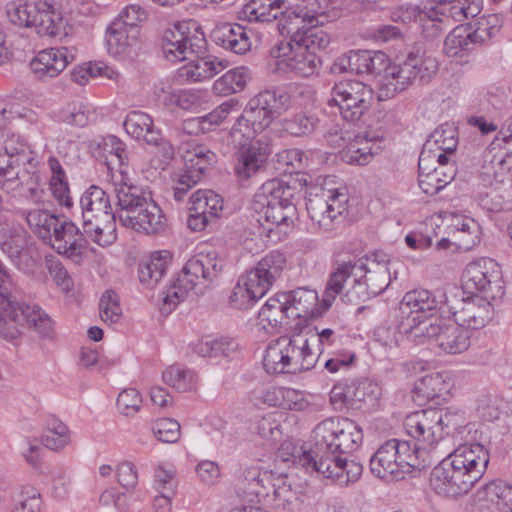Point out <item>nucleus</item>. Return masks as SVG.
Returning <instances> with one entry per match:
<instances>
[{
	"mask_svg": "<svg viewBox=\"0 0 512 512\" xmlns=\"http://www.w3.org/2000/svg\"><path fill=\"white\" fill-rule=\"evenodd\" d=\"M139 27L126 28L121 22L113 21L106 31L108 51L112 55H129L139 44Z\"/></svg>",
	"mask_w": 512,
	"mask_h": 512,
	"instance_id": "obj_31",
	"label": "nucleus"
},
{
	"mask_svg": "<svg viewBox=\"0 0 512 512\" xmlns=\"http://www.w3.org/2000/svg\"><path fill=\"white\" fill-rule=\"evenodd\" d=\"M365 269L363 262H351L343 263L340 265L335 272H333L328 280L324 295H323V309L328 310L332 305V301L343 289V284L353 276L354 283L359 287L361 286L360 279H358L359 273H362Z\"/></svg>",
	"mask_w": 512,
	"mask_h": 512,
	"instance_id": "obj_32",
	"label": "nucleus"
},
{
	"mask_svg": "<svg viewBox=\"0 0 512 512\" xmlns=\"http://www.w3.org/2000/svg\"><path fill=\"white\" fill-rule=\"evenodd\" d=\"M348 197L338 189L321 190L310 195L306 209L312 222L324 231H331L343 221V213L347 210Z\"/></svg>",
	"mask_w": 512,
	"mask_h": 512,
	"instance_id": "obj_17",
	"label": "nucleus"
},
{
	"mask_svg": "<svg viewBox=\"0 0 512 512\" xmlns=\"http://www.w3.org/2000/svg\"><path fill=\"white\" fill-rule=\"evenodd\" d=\"M474 48L469 29L465 25L455 27L444 41V53L448 57L460 56L463 52L471 51Z\"/></svg>",
	"mask_w": 512,
	"mask_h": 512,
	"instance_id": "obj_53",
	"label": "nucleus"
},
{
	"mask_svg": "<svg viewBox=\"0 0 512 512\" xmlns=\"http://www.w3.org/2000/svg\"><path fill=\"white\" fill-rule=\"evenodd\" d=\"M104 163L111 175L118 200L117 217L125 227L148 235L165 229L166 218L150 193L133 185L128 175V153L124 144L115 136L103 139L100 145Z\"/></svg>",
	"mask_w": 512,
	"mask_h": 512,
	"instance_id": "obj_1",
	"label": "nucleus"
},
{
	"mask_svg": "<svg viewBox=\"0 0 512 512\" xmlns=\"http://www.w3.org/2000/svg\"><path fill=\"white\" fill-rule=\"evenodd\" d=\"M41 442L52 451L64 449L70 443L68 427L60 421L53 422L42 435Z\"/></svg>",
	"mask_w": 512,
	"mask_h": 512,
	"instance_id": "obj_60",
	"label": "nucleus"
},
{
	"mask_svg": "<svg viewBox=\"0 0 512 512\" xmlns=\"http://www.w3.org/2000/svg\"><path fill=\"white\" fill-rule=\"evenodd\" d=\"M287 296L288 317L317 319L322 316L323 301L318 303V294L315 290L298 288L291 292H284Z\"/></svg>",
	"mask_w": 512,
	"mask_h": 512,
	"instance_id": "obj_26",
	"label": "nucleus"
},
{
	"mask_svg": "<svg viewBox=\"0 0 512 512\" xmlns=\"http://www.w3.org/2000/svg\"><path fill=\"white\" fill-rule=\"evenodd\" d=\"M9 21L19 27H34L42 37L62 41L69 32L61 12L45 0H19L7 8Z\"/></svg>",
	"mask_w": 512,
	"mask_h": 512,
	"instance_id": "obj_9",
	"label": "nucleus"
},
{
	"mask_svg": "<svg viewBox=\"0 0 512 512\" xmlns=\"http://www.w3.org/2000/svg\"><path fill=\"white\" fill-rule=\"evenodd\" d=\"M301 193L280 179L265 182L255 195L258 205V222L268 232L274 228L286 233L297 219V203Z\"/></svg>",
	"mask_w": 512,
	"mask_h": 512,
	"instance_id": "obj_4",
	"label": "nucleus"
},
{
	"mask_svg": "<svg viewBox=\"0 0 512 512\" xmlns=\"http://www.w3.org/2000/svg\"><path fill=\"white\" fill-rule=\"evenodd\" d=\"M421 450H412L409 441L390 439L381 445L370 459V470L386 481H398L412 470H422L432 461L421 459Z\"/></svg>",
	"mask_w": 512,
	"mask_h": 512,
	"instance_id": "obj_7",
	"label": "nucleus"
},
{
	"mask_svg": "<svg viewBox=\"0 0 512 512\" xmlns=\"http://www.w3.org/2000/svg\"><path fill=\"white\" fill-rule=\"evenodd\" d=\"M285 354L284 342L281 341L280 337L271 342L266 348L263 359L266 372L270 374H292V366L286 361L287 356Z\"/></svg>",
	"mask_w": 512,
	"mask_h": 512,
	"instance_id": "obj_48",
	"label": "nucleus"
},
{
	"mask_svg": "<svg viewBox=\"0 0 512 512\" xmlns=\"http://www.w3.org/2000/svg\"><path fill=\"white\" fill-rule=\"evenodd\" d=\"M413 69L414 66H411V62H408L407 59L400 64H391L388 60L387 69L381 79L382 86L386 91L385 95L402 92L412 85L416 81Z\"/></svg>",
	"mask_w": 512,
	"mask_h": 512,
	"instance_id": "obj_33",
	"label": "nucleus"
},
{
	"mask_svg": "<svg viewBox=\"0 0 512 512\" xmlns=\"http://www.w3.org/2000/svg\"><path fill=\"white\" fill-rule=\"evenodd\" d=\"M40 492L32 486H23L12 496L11 512H41Z\"/></svg>",
	"mask_w": 512,
	"mask_h": 512,
	"instance_id": "obj_54",
	"label": "nucleus"
},
{
	"mask_svg": "<svg viewBox=\"0 0 512 512\" xmlns=\"http://www.w3.org/2000/svg\"><path fill=\"white\" fill-rule=\"evenodd\" d=\"M74 60V55L68 48H49L40 51L30 62L34 76L46 81L58 76L67 65Z\"/></svg>",
	"mask_w": 512,
	"mask_h": 512,
	"instance_id": "obj_22",
	"label": "nucleus"
},
{
	"mask_svg": "<svg viewBox=\"0 0 512 512\" xmlns=\"http://www.w3.org/2000/svg\"><path fill=\"white\" fill-rule=\"evenodd\" d=\"M331 8L326 10L319 1L308 0L300 4L302 16L309 26H322L325 23L334 21L340 16L341 4L329 2Z\"/></svg>",
	"mask_w": 512,
	"mask_h": 512,
	"instance_id": "obj_42",
	"label": "nucleus"
},
{
	"mask_svg": "<svg viewBox=\"0 0 512 512\" xmlns=\"http://www.w3.org/2000/svg\"><path fill=\"white\" fill-rule=\"evenodd\" d=\"M463 288L471 294L480 292L490 300L504 295V282L500 266L490 258L470 262L462 276Z\"/></svg>",
	"mask_w": 512,
	"mask_h": 512,
	"instance_id": "obj_15",
	"label": "nucleus"
},
{
	"mask_svg": "<svg viewBox=\"0 0 512 512\" xmlns=\"http://www.w3.org/2000/svg\"><path fill=\"white\" fill-rule=\"evenodd\" d=\"M388 60V56L382 51H350L346 56L345 70L358 75L382 77L387 69Z\"/></svg>",
	"mask_w": 512,
	"mask_h": 512,
	"instance_id": "obj_27",
	"label": "nucleus"
},
{
	"mask_svg": "<svg viewBox=\"0 0 512 512\" xmlns=\"http://www.w3.org/2000/svg\"><path fill=\"white\" fill-rule=\"evenodd\" d=\"M441 6L431 9L427 16L433 23L435 33L439 32V26L434 22H443L453 19L461 22L468 18L476 17L481 11V0H435Z\"/></svg>",
	"mask_w": 512,
	"mask_h": 512,
	"instance_id": "obj_23",
	"label": "nucleus"
},
{
	"mask_svg": "<svg viewBox=\"0 0 512 512\" xmlns=\"http://www.w3.org/2000/svg\"><path fill=\"white\" fill-rule=\"evenodd\" d=\"M461 418L459 413H451L445 408H427L410 413L405 418L404 427L407 434L418 442L414 443L412 450H421V459L431 461V453L440 458L445 453L439 448L445 429L456 430L460 427Z\"/></svg>",
	"mask_w": 512,
	"mask_h": 512,
	"instance_id": "obj_3",
	"label": "nucleus"
},
{
	"mask_svg": "<svg viewBox=\"0 0 512 512\" xmlns=\"http://www.w3.org/2000/svg\"><path fill=\"white\" fill-rule=\"evenodd\" d=\"M436 152L454 153L458 145L457 130L451 125H441L428 140Z\"/></svg>",
	"mask_w": 512,
	"mask_h": 512,
	"instance_id": "obj_61",
	"label": "nucleus"
},
{
	"mask_svg": "<svg viewBox=\"0 0 512 512\" xmlns=\"http://www.w3.org/2000/svg\"><path fill=\"white\" fill-rule=\"evenodd\" d=\"M484 498L493 507L490 512H512V487L492 481L484 488Z\"/></svg>",
	"mask_w": 512,
	"mask_h": 512,
	"instance_id": "obj_49",
	"label": "nucleus"
},
{
	"mask_svg": "<svg viewBox=\"0 0 512 512\" xmlns=\"http://www.w3.org/2000/svg\"><path fill=\"white\" fill-rule=\"evenodd\" d=\"M228 145L233 146L234 173L238 180L245 181L254 177L263 169L269 155L272 152L269 142L262 139L240 138L234 141L231 133L226 134Z\"/></svg>",
	"mask_w": 512,
	"mask_h": 512,
	"instance_id": "obj_16",
	"label": "nucleus"
},
{
	"mask_svg": "<svg viewBox=\"0 0 512 512\" xmlns=\"http://www.w3.org/2000/svg\"><path fill=\"white\" fill-rule=\"evenodd\" d=\"M454 320L462 327L480 329L484 327L493 316V306L485 297H472L463 299L462 306L452 312Z\"/></svg>",
	"mask_w": 512,
	"mask_h": 512,
	"instance_id": "obj_24",
	"label": "nucleus"
},
{
	"mask_svg": "<svg viewBox=\"0 0 512 512\" xmlns=\"http://www.w3.org/2000/svg\"><path fill=\"white\" fill-rule=\"evenodd\" d=\"M20 215L25 218L29 227L41 239H52V233L58 225L59 218L46 210L35 209L31 211L21 210Z\"/></svg>",
	"mask_w": 512,
	"mask_h": 512,
	"instance_id": "obj_44",
	"label": "nucleus"
},
{
	"mask_svg": "<svg viewBox=\"0 0 512 512\" xmlns=\"http://www.w3.org/2000/svg\"><path fill=\"white\" fill-rule=\"evenodd\" d=\"M100 317L108 324L117 323L122 316V308L119 297L113 290L105 291L99 301Z\"/></svg>",
	"mask_w": 512,
	"mask_h": 512,
	"instance_id": "obj_62",
	"label": "nucleus"
},
{
	"mask_svg": "<svg viewBox=\"0 0 512 512\" xmlns=\"http://www.w3.org/2000/svg\"><path fill=\"white\" fill-rule=\"evenodd\" d=\"M285 264V256L277 251L262 258L255 268L239 278L229 297L230 306L238 310L248 309L268 292Z\"/></svg>",
	"mask_w": 512,
	"mask_h": 512,
	"instance_id": "obj_8",
	"label": "nucleus"
},
{
	"mask_svg": "<svg viewBox=\"0 0 512 512\" xmlns=\"http://www.w3.org/2000/svg\"><path fill=\"white\" fill-rule=\"evenodd\" d=\"M458 231H453V243L456 249L469 251L480 242L481 227L474 219H465Z\"/></svg>",
	"mask_w": 512,
	"mask_h": 512,
	"instance_id": "obj_55",
	"label": "nucleus"
},
{
	"mask_svg": "<svg viewBox=\"0 0 512 512\" xmlns=\"http://www.w3.org/2000/svg\"><path fill=\"white\" fill-rule=\"evenodd\" d=\"M193 60L189 59L190 63L180 69V76L192 82H199L210 79L222 72L226 68L227 62L219 60L217 57L207 55L205 57H198Z\"/></svg>",
	"mask_w": 512,
	"mask_h": 512,
	"instance_id": "obj_36",
	"label": "nucleus"
},
{
	"mask_svg": "<svg viewBox=\"0 0 512 512\" xmlns=\"http://www.w3.org/2000/svg\"><path fill=\"white\" fill-rule=\"evenodd\" d=\"M171 259V253L167 250L153 252L147 260L139 265L140 282L150 288L157 285L166 274Z\"/></svg>",
	"mask_w": 512,
	"mask_h": 512,
	"instance_id": "obj_38",
	"label": "nucleus"
},
{
	"mask_svg": "<svg viewBox=\"0 0 512 512\" xmlns=\"http://www.w3.org/2000/svg\"><path fill=\"white\" fill-rule=\"evenodd\" d=\"M449 384L441 373H432L422 377L414 387V392L418 398L434 400L447 394Z\"/></svg>",
	"mask_w": 512,
	"mask_h": 512,
	"instance_id": "obj_50",
	"label": "nucleus"
},
{
	"mask_svg": "<svg viewBox=\"0 0 512 512\" xmlns=\"http://www.w3.org/2000/svg\"><path fill=\"white\" fill-rule=\"evenodd\" d=\"M282 5L283 0H250L242 14L249 22L269 23L280 17Z\"/></svg>",
	"mask_w": 512,
	"mask_h": 512,
	"instance_id": "obj_41",
	"label": "nucleus"
},
{
	"mask_svg": "<svg viewBox=\"0 0 512 512\" xmlns=\"http://www.w3.org/2000/svg\"><path fill=\"white\" fill-rule=\"evenodd\" d=\"M371 386L368 382L337 384L330 392V401L337 410L358 408L365 401L366 390Z\"/></svg>",
	"mask_w": 512,
	"mask_h": 512,
	"instance_id": "obj_37",
	"label": "nucleus"
},
{
	"mask_svg": "<svg viewBox=\"0 0 512 512\" xmlns=\"http://www.w3.org/2000/svg\"><path fill=\"white\" fill-rule=\"evenodd\" d=\"M498 141H502L504 144H507L510 147L506 149L503 155L494 156L493 159L491 160V164L493 166H499L502 171H509L510 166H508L507 157L512 156V117L508 118L503 123L497 136L490 145L491 150L495 149L496 142Z\"/></svg>",
	"mask_w": 512,
	"mask_h": 512,
	"instance_id": "obj_63",
	"label": "nucleus"
},
{
	"mask_svg": "<svg viewBox=\"0 0 512 512\" xmlns=\"http://www.w3.org/2000/svg\"><path fill=\"white\" fill-rule=\"evenodd\" d=\"M382 138L383 136H369V134H366L364 140H356L348 146L343 154V158L349 164L366 165L380 150V146L374 148L373 145H370V142L381 140Z\"/></svg>",
	"mask_w": 512,
	"mask_h": 512,
	"instance_id": "obj_47",
	"label": "nucleus"
},
{
	"mask_svg": "<svg viewBox=\"0 0 512 512\" xmlns=\"http://www.w3.org/2000/svg\"><path fill=\"white\" fill-rule=\"evenodd\" d=\"M126 132L137 140L156 142L159 139V131L154 128L152 118L141 111H131L124 121Z\"/></svg>",
	"mask_w": 512,
	"mask_h": 512,
	"instance_id": "obj_40",
	"label": "nucleus"
},
{
	"mask_svg": "<svg viewBox=\"0 0 512 512\" xmlns=\"http://www.w3.org/2000/svg\"><path fill=\"white\" fill-rule=\"evenodd\" d=\"M287 296L278 293L269 298L258 312L256 326L266 334H275L279 331L288 317Z\"/></svg>",
	"mask_w": 512,
	"mask_h": 512,
	"instance_id": "obj_30",
	"label": "nucleus"
},
{
	"mask_svg": "<svg viewBox=\"0 0 512 512\" xmlns=\"http://www.w3.org/2000/svg\"><path fill=\"white\" fill-rule=\"evenodd\" d=\"M287 356L286 361L292 366V374L310 370L314 367L317 356L310 349L308 340L301 335L281 336Z\"/></svg>",
	"mask_w": 512,
	"mask_h": 512,
	"instance_id": "obj_29",
	"label": "nucleus"
},
{
	"mask_svg": "<svg viewBox=\"0 0 512 512\" xmlns=\"http://www.w3.org/2000/svg\"><path fill=\"white\" fill-rule=\"evenodd\" d=\"M295 42L299 48H304L309 51L323 50L330 44V35L318 26H309L308 29L303 31H295L290 38Z\"/></svg>",
	"mask_w": 512,
	"mask_h": 512,
	"instance_id": "obj_51",
	"label": "nucleus"
},
{
	"mask_svg": "<svg viewBox=\"0 0 512 512\" xmlns=\"http://www.w3.org/2000/svg\"><path fill=\"white\" fill-rule=\"evenodd\" d=\"M406 59L408 62H411V66H414L413 74H415V79L419 80L421 83H428L437 73V60L427 55L419 46L413 47L407 54Z\"/></svg>",
	"mask_w": 512,
	"mask_h": 512,
	"instance_id": "obj_46",
	"label": "nucleus"
},
{
	"mask_svg": "<svg viewBox=\"0 0 512 512\" xmlns=\"http://www.w3.org/2000/svg\"><path fill=\"white\" fill-rule=\"evenodd\" d=\"M250 78L246 67H238L229 70L213 83V91L220 96H228L241 92Z\"/></svg>",
	"mask_w": 512,
	"mask_h": 512,
	"instance_id": "obj_45",
	"label": "nucleus"
},
{
	"mask_svg": "<svg viewBox=\"0 0 512 512\" xmlns=\"http://www.w3.org/2000/svg\"><path fill=\"white\" fill-rule=\"evenodd\" d=\"M51 247L59 254L72 257L79 255L86 247V237L73 222L59 220L52 233V239L48 240Z\"/></svg>",
	"mask_w": 512,
	"mask_h": 512,
	"instance_id": "obj_25",
	"label": "nucleus"
},
{
	"mask_svg": "<svg viewBox=\"0 0 512 512\" xmlns=\"http://www.w3.org/2000/svg\"><path fill=\"white\" fill-rule=\"evenodd\" d=\"M414 327L412 341L416 344H423L433 341L436 345L448 354H460L470 346V335L459 323L439 319H431Z\"/></svg>",
	"mask_w": 512,
	"mask_h": 512,
	"instance_id": "obj_12",
	"label": "nucleus"
},
{
	"mask_svg": "<svg viewBox=\"0 0 512 512\" xmlns=\"http://www.w3.org/2000/svg\"><path fill=\"white\" fill-rule=\"evenodd\" d=\"M221 269L222 266L215 252L199 253L191 257L178 274L174 284L168 289L162 310L171 312L190 291L203 294L218 278Z\"/></svg>",
	"mask_w": 512,
	"mask_h": 512,
	"instance_id": "obj_6",
	"label": "nucleus"
},
{
	"mask_svg": "<svg viewBox=\"0 0 512 512\" xmlns=\"http://www.w3.org/2000/svg\"><path fill=\"white\" fill-rule=\"evenodd\" d=\"M314 438L319 450L326 448L344 454L360 447L363 432L358 424L348 418L331 417L315 427Z\"/></svg>",
	"mask_w": 512,
	"mask_h": 512,
	"instance_id": "obj_13",
	"label": "nucleus"
},
{
	"mask_svg": "<svg viewBox=\"0 0 512 512\" xmlns=\"http://www.w3.org/2000/svg\"><path fill=\"white\" fill-rule=\"evenodd\" d=\"M22 326L32 330L40 338L52 340L55 337L54 322L37 305L24 304L19 307Z\"/></svg>",
	"mask_w": 512,
	"mask_h": 512,
	"instance_id": "obj_35",
	"label": "nucleus"
},
{
	"mask_svg": "<svg viewBox=\"0 0 512 512\" xmlns=\"http://www.w3.org/2000/svg\"><path fill=\"white\" fill-rule=\"evenodd\" d=\"M30 146L19 135H8L0 142V176L8 180L16 179L18 173L14 168L21 164L30 163Z\"/></svg>",
	"mask_w": 512,
	"mask_h": 512,
	"instance_id": "obj_21",
	"label": "nucleus"
},
{
	"mask_svg": "<svg viewBox=\"0 0 512 512\" xmlns=\"http://www.w3.org/2000/svg\"><path fill=\"white\" fill-rule=\"evenodd\" d=\"M315 446L317 444L315 443ZM339 452H333L315 447L313 451L302 450L295 456L294 462L309 472H317L330 478L340 485H348L357 481L363 471L360 463L341 457Z\"/></svg>",
	"mask_w": 512,
	"mask_h": 512,
	"instance_id": "obj_10",
	"label": "nucleus"
},
{
	"mask_svg": "<svg viewBox=\"0 0 512 512\" xmlns=\"http://www.w3.org/2000/svg\"><path fill=\"white\" fill-rule=\"evenodd\" d=\"M290 105V95L283 90H264L252 97L241 116L228 132L234 141L252 138L263 132Z\"/></svg>",
	"mask_w": 512,
	"mask_h": 512,
	"instance_id": "obj_5",
	"label": "nucleus"
},
{
	"mask_svg": "<svg viewBox=\"0 0 512 512\" xmlns=\"http://www.w3.org/2000/svg\"><path fill=\"white\" fill-rule=\"evenodd\" d=\"M22 321L19 307L1 309L0 336L7 341L14 342L22 335Z\"/></svg>",
	"mask_w": 512,
	"mask_h": 512,
	"instance_id": "obj_59",
	"label": "nucleus"
},
{
	"mask_svg": "<svg viewBox=\"0 0 512 512\" xmlns=\"http://www.w3.org/2000/svg\"><path fill=\"white\" fill-rule=\"evenodd\" d=\"M211 39L223 49L235 54H245L251 48L246 28L238 23H220L211 32Z\"/></svg>",
	"mask_w": 512,
	"mask_h": 512,
	"instance_id": "obj_28",
	"label": "nucleus"
},
{
	"mask_svg": "<svg viewBox=\"0 0 512 512\" xmlns=\"http://www.w3.org/2000/svg\"><path fill=\"white\" fill-rule=\"evenodd\" d=\"M20 290L14 283L11 275L0 264V309L16 308L24 305L20 302Z\"/></svg>",
	"mask_w": 512,
	"mask_h": 512,
	"instance_id": "obj_58",
	"label": "nucleus"
},
{
	"mask_svg": "<svg viewBox=\"0 0 512 512\" xmlns=\"http://www.w3.org/2000/svg\"><path fill=\"white\" fill-rule=\"evenodd\" d=\"M361 285H366L368 294L376 296L387 289L391 282L390 271L386 264L372 263L370 267L365 265L362 273H359Z\"/></svg>",
	"mask_w": 512,
	"mask_h": 512,
	"instance_id": "obj_43",
	"label": "nucleus"
},
{
	"mask_svg": "<svg viewBox=\"0 0 512 512\" xmlns=\"http://www.w3.org/2000/svg\"><path fill=\"white\" fill-rule=\"evenodd\" d=\"M469 29L474 47L482 45L486 41L494 37L500 30L498 18L495 15L481 17L474 24L465 25Z\"/></svg>",
	"mask_w": 512,
	"mask_h": 512,
	"instance_id": "obj_56",
	"label": "nucleus"
},
{
	"mask_svg": "<svg viewBox=\"0 0 512 512\" xmlns=\"http://www.w3.org/2000/svg\"><path fill=\"white\" fill-rule=\"evenodd\" d=\"M83 230L84 234L99 246H109L117 239L116 215H104L89 222L83 221Z\"/></svg>",
	"mask_w": 512,
	"mask_h": 512,
	"instance_id": "obj_39",
	"label": "nucleus"
},
{
	"mask_svg": "<svg viewBox=\"0 0 512 512\" xmlns=\"http://www.w3.org/2000/svg\"><path fill=\"white\" fill-rule=\"evenodd\" d=\"M83 221L89 222L104 215L114 214L110 198L101 187L92 185L80 198Z\"/></svg>",
	"mask_w": 512,
	"mask_h": 512,
	"instance_id": "obj_34",
	"label": "nucleus"
},
{
	"mask_svg": "<svg viewBox=\"0 0 512 512\" xmlns=\"http://www.w3.org/2000/svg\"><path fill=\"white\" fill-rule=\"evenodd\" d=\"M205 36L194 20L174 23L164 30L161 48L164 57L170 62L189 60L205 49Z\"/></svg>",
	"mask_w": 512,
	"mask_h": 512,
	"instance_id": "obj_11",
	"label": "nucleus"
},
{
	"mask_svg": "<svg viewBox=\"0 0 512 512\" xmlns=\"http://www.w3.org/2000/svg\"><path fill=\"white\" fill-rule=\"evenodd\" d=\"M276 58H283L287 67L296 74L309 77L316 73L321 64V59L314 51L299 48L295 42L282 41L278 47L272 50Z\"/></svg>",
	"mask_w": 512,
	"mask_h": 512,
	"instance_id": "obj_20",
	"label": "nucleus"
},
{
	"mask_svg": "<svg viewBox=\"0 0 512 512\" xmlns=\"http://www.w3.org/2000/svg\"><path fill=\"white\" fill-rule=\"evenodd\" d=\"M488 463L489 453L482 444L460 445L432 469L430 487L446 498L465 495L481 479Z\"/></svg>",
	"mask_w": 512,
	"mask_h": 512,
	"instance_id": "obj_2",
	"label": "nucleus"
},
{
	"mask_svg": "<svg viewBox=\"0 0 512 512\" xmlns=\"http://www.w3.org/2000/svg\"><path fill=\"white\" fill-rule=\"evenodd\" d=\"M400 328L412 341V330L422 322L439 319L437 302L428 290L407 292L399 303Z\"/></svg>",
	"mask_w": 512,
	"mask_h": 512,
	"instance_id": "obj_18",
	"label": "nucleus"
},
{
	"mask_svg": "<svg viewBox=\"0 0 512 512\" xmlns=\"http://www.w3.org/2000/svg\"><path fill=\"white\" fill-rule=\"evenodd\" d=\"M189 205L187 225L193 231H201L218 217L223 201L212 190L199 189L189 197Z\"/></svg>",
	"mask_w": 512,
	"mask_h": 512,
	"instance_id": "obj_19",
	"label": "nucleus"
},
{
	"mask_svg": "<svg viewBox=\"0 0 512 512\" xmlns=\"http://www.w3.org/2000/svg\"><path fill=\"white\" fill-rule=\"evenodd\" d=\"M319 124V119L306 112H299L284 119L283 129L293 136H307L313 133Z\"/></svg>",
	"mask_w": 512,
	"mask_h": 512,
	"instance_id": "obj_57",
	"label": "nucleus"
},
{
	"mask_svg": "<svg viewBox=\"0 0 512 512\" xmlns=\"http://www.w3.org/2000/svg\"><path fill=\"white\" fill-rule=\"evenodd\" d=\"M163 381L178 392H187L194 389L197 376L193 370L171 365L162 373Z\"/></svg>",
	"mask_w": 512,
	"mask_h": 512,
	"instance_id": "obj_52",
	"label": "nucleus"
},
{
	"mask_svg": "<svg viewBox=\"0 0 512 512\" xmlns=\"http://www.w3.org/2000/svg\"><path fill=\"white\" fill-rule=\"evenodd\" d=\"M331 95L332 101L339 107L342 118L354 123L370 109L374 91L362 81L343 79L334 84Z\"/></svg>",
	"mask_w": 512,
	"mask_h": 512,
	"instance_id": "obj_14",
	"label": "nucleus"
},
{
	"mask_svg": "<svg viewBox=\"0 0 512 512\" xmlns=\"http://www.w3.org/2000/svg\"><path fill=\"white\" fill-rule=\"evenodd\" d=\"M282 13L278 18L280 20L279 25L283 26V29L287 30L288 34H292L295 31H303L306 27V21L302 16V10L299 5L294 7L287 6L285 0H283V5L281 6Z\"/></svg>",
	"mask_w": 512,
	"mask_h": 512,
	"instance_id": "obj_64",
	"label": "nucleus"
}]
</instances>
